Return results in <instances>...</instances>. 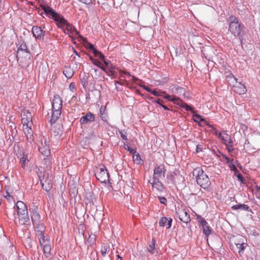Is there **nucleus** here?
I'll use <instances>...</instances> for the list:
<instances>
[{
    "label": "nucleus",
    "instance_id": "1",
    "mask_svg": "<svg viewBox=\"0 0 260 260\" xmlns=\"http://www.w3.org/2000/svg\"><path fill=\"white\" fill-rule=\"evenodd\" d=\"M42 8L47 16L53 19L58 28H61L64 33H67L66 30L68 32L67 34L72 39L73 38L71 34L76 35L78 34V32L75 26L69 23L62 16L56 12L52 8L48 6H43Z\"/></svg>",
    "mask_w": 260,
    "mask_h": 260
},
{
    "label": "nucleus",
    "instance_id": "2",
    "mask_svg": "<svg viewBox=\"0 0 260 260\" xmlns=\"http://www.w3.org/2000/svg\"><path fill=\"white\" fill-rule=\"evenodd\" d=\"M229 25V31L235 37L238 38L241 44L243 37L245 34V27L244 24L235 16L231 15L227 19Z\"/></svg>",
    "mask_w": 260,
    "mask_h": 260
},
{
    "label": "nucleus",
    "instance_id": "3",
    "mask_svg": "<svg viewBox=\"0 0 260 260\" xmlns=\"http://www.w3.org/2000/svg\"><path fill=\"white\" fill-rule=\"evenodd\" d=\"M193 175L197 173L196 181L198 185L204 189L209 190L211 182L208 176L204 173L202 169L197 168L193 171Z\"/></svg>",
    "mask_w": 260,
    "mask_h": 260
},
{
    "label": "nucleus",
    "instance_id": "4",
    "mask_svg": "<svg viewBox=\"0 0 260 260\" xmlns=\"http://www.w3.org/2000/svg\"><path fill=\"white\" fill-rule=\"evenodd\" d=\"M17 215L21 224H24L29 221L26 205L22 201H17L15 204Z\"/></svg>",
    "mask_w": 260,
    "mask_h": 260
},
{
    "label": "nucleus",
    "instance_id": "5",
    "mask_svg": "<svg viewBox=\"0 0 260 260\" xmlns=\"http://www.w3.org/2000/svg\"><path fill=\"white\" fill-rule=\"evenodd\" d=\"M95 176L102 183H106L107 181L110 182L109 174L105 166L97 169L95 173Z\"/></svg>",
    "mask_w": 260,
    "mask_h": 260
},
{
    "label": "nucleus",
    "instance_id": "6",
    "mask_svg": "<svg viewBox=\"0 0 260 260\" xmlns=\"http://www.w3.org/2000/svg\"><path fill=\"white\" fill-rule=\"evenodd\" d=\"M176 214L181 221L185 223H188L190 221V215L185 208H178L176 209Z\"/></svg>",
    "mask_w": 260,
    "mask_h": 260
},
{
    "label": "nucleus",
    "instance_id": "7",
    "mask_svg": "<svg viewBox=\"0 0 260 260\" xmlns=\"http://www.w3.org/2000/svg\"><path fill=\"white\" fill-rule=\"evenodd\" d=\"M232 78L236 81V84L233 86V90L239 94L245 93L247 91L245 86L241 82H238L236 78L233 77Z\"/></svg>",
    "mask_w": 260,
    "mask_h": 260
},
{
    "label": "nucleus",
    "instance_id": "8",
    "mask_svg": "<svg viewBox=\"0 0 260 260\" xmlns=\"http://www.w3.org/2000/svg\"><path fill=\"white\" fill-rule=\"evenodd\" d=\"M170 101L173 102L174 104L184 108L186 111H192L193 110V107L187 104L178 97L173 96L172 99H170Z\"/></svg>",
    "mask_w": 260,
    "mask_h": 260
},
{
    "label": "nucleus",
    "instance_id": "9",
    "mask_svg": "<svg viewBox=\"0 0 260 260\" xmlns=\"http://www.w3.org/2000/svg\"><path fill=\"white\" fill-rule=\"evenodd\" d=\"M31 31L33 36L37 40H41L44 39V35L46 33L45 31L42 30L40 26H34L32 27Z\"/></svg>",
    "mask_w": 260,
    "mask_h": 260
},
{
    "label": "nucleus",
    "instance_id": "10",
    "mask_svg": "<svg viewBox=\"0 0 260 260\" xmlns=\"http://www.w3.org/2000/svg\"><path fill=\"white\" fill-rule=\"evenodd\" d=\"M166 170L164 165L156 166L154 169V175L152 179H159V178L165 177Z\"/></svg>",
    "mask_w": 260,
    "mask_h": 260
},
{
    "label": "nucleus",
    "instance_id": "11",
    "mask_svg": "<svg viewBox=\"0 0 260 260\" xmlns=\"http://www.w3.org/2000/svg\"><path fill=\"white\" fill-rule=\"evenodd\" d=\"M18 49L17 51V58L21 55V52H24L26 54V57L30 54L29 50L27 49L26 44L22 40L18 41L17 44Z\"/></svg>",
    "mask_w": 260,
    "mask_h": 260
},
{
    "label": "nucleus",
    "instance_id": "12",
    "mask_svg": "<svg viewBox=\"0 0 260 260\" xmlns=\"http://www.w3.org/2000/svg\"><path fill=\"white\" fill-rule=\"evenodd\" d=\"M40 246L43 249L45 256L48 258L51 255L50 241H43L40 243Z\"/></svg>",
    "mask_w": 260,
    "mask_h": 260
},
{
    "label": "nucleus",
    "instance_id": "13",
    "mask_svg": "<svg viewBox=\"0 0 260 260\" xmlns=\"http://www.w3.org/2000/svg\"><path fill=\"white\" fill-rule=\"evenodd\" d=\"M39 150L44 156L48 157L50 154V149L48 142L46 139L44 140V143L42 142L41 145L39 146Z\"/></svg>",
    "mask_w": 260,
    "mask_h": 260
},
{
    "label": "nucleus",
    "instance_id": "14",
    "mask_svg": "<svg viewBox=\"0 0 260 260\" xmlns=\"http://www.w3.org/2000/svg\"><path fill=\"white\" fill-rule=\"evenodd\" d=\"M201 225L202 226L203 233L206 237H208L211 233V228L207 224V221L201 216H198Z\"/></svg>",
    "mask_w": 260,
    "mask_h": 260
},
{
    "label": "nucleus",
    "instance_id": "15",
    "mask_svg": "<svg viewBox=\"0 0 260 260\" xmlns=\"http://www.w3.org/2000/svg\"><path fill=\"white\" fill-rule=\"evenodd\" d=\"M95 116L91 112H87L85 115L82 116L80 119L81 124H87L94 121Z\"/></svg>",
    "mask_w": 260,
    "mask_h": 260
},
{
    "label": "nucleus",
    "instance_id": "16",
    "mask_svg": "<svg viewBox=\"0 0 260 260\" xmlns=\"http://www.w3.org/2000/svg\"><path fill=\"white\" fill-rule=\"evenodd\" d=\"M52 106L53 109L58 110H61L62 106V101L61 98L58 95H55L54 96Z\"/></svg>",
    "mask_w": 260,
    "mask_h": 260
},
{
    "label": "nucleus",
    "instance_id": "17",
    "mask_svg": "<svg viewBox=\"0 0 260 260\" xmlns=\"http://www.w3.org/2000/svg\"><path fill=\"white\" fill-rule=\"evenodd\" d=\"M31 212V218L33 224H38L39 223L41 222V216L38 211V209L37 208L32 209Z\"/></svg>",
    "mask_w": 260,
    "mask_h": 260
},
{
    "label": "nucleus",
    "instance_id": "18",
    "mask_svg": "<svg viewBox=\"0 0 260 260\" xmlns=\"http://www.w3.org/2000/svg\"><path fill=\"white\" fill-rule=\"evenodd\" d=\"M218 138L223 142L224 145L233 143V141L231 136L229 135L225 131L222 132V133H219L218 134Z\"/></svg>",
    "mask_w": 260,
    "mask_h": 260
},
{
    "label": "nucleus",
    "instance_id": "19",
    "mask_svg": "<svg viewBox=\"0 0 260 260\" xmlns=\"http://www.w3.org/2000/svg\"><path fill=\"white\" fill-rule=\"evenodd\" d=\"M149 182L152 185V186L155 188L157 190L162 192L164 189V187L162 184L159 181V179H154L152 181H149Z\"/></svg>",
    "mask_w": 260,
    "mask_h": 260
},
{
    "label": "nucleus",
    "instance_id": "20",
    "mask_svg": "<svg viewBox=\"0 0 260 260\" xmlns=\"http://www.w3.org/2000/svg\"><path fill=\"white\" fill-rule=\"evenodd\" d=\"M52 115L50 120L51 124L55 123L61 115V110L52 109Z\"/></svg>",
    "mask_w": 260,
    "mask_h": 260
},
{
    "label": "nucleus",
    "instance_id": "21",
    "mask_svg": "<svg viewBox=\"0 0 260 260\" xmlns=\"http://www.w3.org/2000/svg\"><path fill=\"white\" fill-rule=\"evenodd\" d=\"M231 209L233 210H242V211H247L251 212V209H250L249 207L246 204H237L232 206Z\"/></svg>",
    "mask_w": 260,
    "mask_h": 260
},
{
    "label": "nucleus",
    "instance_id": "22",
    "mask_svg": "<svg viewBox=\"0 0 260 260\" xmlns=\"http://www.w3.org/2000/svg\"><path fill=\"white\" fill-rule=\"evenodd\" d=\"M64 76L68 78H72L74 74V70L70 66H65L63 71Z\"/></svg>",
    "mask_w": 260,
    "mask_h": 260
},
{
    "label": "nucleus",
    "instance_id": "23",
    "mask_svg": "<svg viewBox=\"0 0 260 260\" xmlns=\"http://www.w3.org/2000/svg\"><path fill=\"white\" fill-rule=\"evenodd\" d=\"M193 113V121L194 122L199 123L200 125V122L201 121L204 122L207 125L208 124L207 122L202 117V116L198 114L194 113L193 110L191 111Z\"/></svg>",
    "mask_w": 260,
    "mask_h": 260
},
{
    "label": "nucleus",
    "instance_id": "24",
    "mask_svg": "<svg viewBox=\"0 0 260 260\" xmlns=\"http://www.w3.org/2000/svg\"><path fill=\"white\" fill-rule=\"evenodd\" d=\"M155 241L154 239L153 238L152 239V243L150 244L147 248L148 251L152 254H155L158 252L157 249L155 248Z\"/></svg>",
    "mask_w": 260,
    "mask_h": 260
},
{
    "label": "nucleus",
    "instance_id": "25",
    "mask_svg": "<svg viewBox=\"0 0 260 260\" xmlns=\"http://www.w3.org/2000/svg\"><path fill=\"white\" fill-rule=\"evenodd\" d=\"M49 182L50 180L43 181V180H41V184L43 188L47 191H49L52 187V185Z\"/></svg>",
    "mask_w": 260,
    "mask_h": 260
},
{
    "label": "nucleus",
    "instance_id": "26",
    "mask_svg": "<svg viewBox=\"0 0 260 260\" xmlns=\"http://www.w3.org/2000/svg\"><path fill=\"white\" fill-rule=\"evenodd\" d=\"M6 214L7 217L10 219L14 220L16 219V216L15 213L14 208H10L8 210L6 211Z\"/></svg>",
    "mask_w": 260,
    "mask_h": 260
},
{
    "label": "nucleus",
    "instance_id": "27",
    "mask_svg": "<svg viewBox=\"0 0 260 260\" xmlns=\"http://www.w3.org/2000/svg\"><path fill=\"white\" fill-rule=\"evenodd\" d=\"M35 228V231L38 233V235L43 234L44 232V228L42 224L40 222L38 224H33Z\"/></svg>",
    "mask_w": 260,
    "mask_h": 260
},
{
    "label": "nucleus",
    "instance_id": "28",
    "mask_svg": "<svg viewBox=\"0 0 260 260\" xmlns=\"http://www.w3.org/2000/svg\"><path fill=\"white\" fill-rule=\"evenodd\" d=\"M172 91H173V93H176V94H178L180 95L181 94H183L184 95V92H185V89H184V88H183L182 87H181L180 86H174L172 88Z\"/></svg>",
    "mask_w": 260,
    "mask_h": 260
},
{
    "label": "nucleus",
    "instance_id": "29",
    "mask_svg": "<svg viewBox=\"0 0 260 260\" xmlns=\"http://www.w3.org/2000/svg\"><path fill=\"white\" fill-rule=\"evenodd\" d=\"M22 119H28L29 120H32V115L31 114L28 112V111H23L21 112V114Z\"/></svg>",
    "mask_w": 260,
    "mask_h": 260
},
{
    "label": "nucleus",
    "instance_id": "30",
    "mask_svg": "<svg viewBox=\"0 0 260 260\" xmlns=\"http://www.w3.org/2000/svg\"><path fill=\"white\" fill-rule=\"evenodd\" d=\"M91 51L93 53L95 57L99 58L101 60L104 59V57H105L103 53H102L101 52L98 51L95 48Z\"/></svg>",
    "mask_w": 260,
    "mask_h": 260
},
{
    "label": "nucleus",
    "instance_id": "31",
    "mask_svg": "<svg viewBox=\"0 0 260 260\" xmlns=\"http://www.w3.org/2000/svg\"><path fill=\"white\" fill-rule=\"evenodd\" d=\"M244 244H245L244 243H242L241 244H240V243L236 244L237 248L239 249V251H238L240 255H241L243 253V251L245 248V246L244 245Z\"/></svg>",
    "mask_w": 260,
    "mask_h": 260
},
{
    "label": "nucleus",
    "instance_id": "32",
    "mask_svg": "<svg viewBox=\"0 0 260 260\" xmlns=\"http://www.w3.org/2000/svg\"><path fill=\"white\" fill-rule=\"evenodd\" d=\"M38 238L39 240V243H41L43 241H46L50 240L47 236H45L44 233L38 235Z\"/></svg>",
    "mask_w": 260,
    "mask_h": 260
},
{
    "label": "nucleus",
    "instance_id": "33",
    "mask_svg": "<svg viewBox=\"0 0 260 260\" xmlns=\"http://www.w3.org/2000/svg\"><path fill=\"white\" fill-rule=\"evenodd\" d=\"M133 159H134V161L135 162H136L137 164H142L141 161H142V160H141L140 156L138 153L134 154Z\"/></svg>",
    "mask_w": 260,
    "mask_h": 260
},
{
    "label": "nucleus",
    "instance_id": "34",
    "mask_svg": "<svg viewBox=\"0 0 260 260\" xmlns=\"http://www.w3.org/2000/svg\"><path fill=\"white\" fill-rule=\"evenodd\" d=\"M165 91H162L160 90H152L151 93H152L153 95L157 96H162V94L165 93Z\"/></svg>",
    "mask_w": 260,
    "mask_h": 260
},
{
    "label": "nucleus",
    "instance_id": "35",
    "mask_svg": "<svg viewBox=\"0 0 260 260\" xmlns=\"http://www.w3.org/2000/svg\"><path fill=\"white\" fill-rule=\"evenodd\" d=\"M229 167H230L231 170L234 172L235 175H236L237 173H239V171L237 169L236 166L233 163L229 164Z\"/></svg>",
    "mask_w": 260,
    "mask_h": 260
},
{
    "label": "nucleus",
    "instance_id": "36",
    "mask_svg": "<svg viewBox=\"0 0 260 260\" xmlns=\"http://www.w3.org/2000/svg\"><path fill=\"white\" fill-rule=\"evenodd\" d=\"M31 121L32 120H29L28 119H22V123H23V126H26V128H29L31 127V124L32 122Z\"/></svg>",
    "mask_w": 260,
    "mask_h": 260
},
{
    "label": "nucleus",
    "instance_id": "37",
    "mask_svg": "<svg viewBox=\"0 0 260 260\" xmlns=\"http://www.w3.org/2000/svg\"><path fill=\"white\" fill-rule=\"evenodd\" d=\"M81 83L84 88L87 86L88 84L87 77L85 75H84L83 78L81 79Z\"/></svg>",
    "mask_w": 260,
    "mask_h": 260
},
{
    "label": "nucleus",
    "instance_id": "38",
    "mask_svg": "<svg viewBox=\"0 0 260 260\" xmlns=\"http://www.w3.org/2000/svg\"><path fill=\"white\" fill-rule=\"evenodd\" d=\"M168 218L165 217H162L160 218L159 221V224L160 226H165L166 224Z\"/></svg>",
    "mask_w": 260,
    "mask_h": 260
},
{
    "label": "nucleus",
    "instance_id": "39",
    "mask_svg": "<svg viewBox=\"0 0 260 260\" xmlns=\"http://www.w3.org/2000/svg\"><path fill=\"white\" fill-rule=\"evenodd\" d=\"M102 60L103 61L104 63L108 68L113 69L112 67V64L111 63L110 61L106 60L105 59V57H104V59H102Z\"/></svg>",
    "mask_w": 260,
    "mask_h": 260
},
{
    "label": "nucleus",
    "instance_id": "40",
    "mask_svg": "<svg viewBox=\"0 0 260 260\" xmlns=\"http://www.w3.org/2000/svg\"><path fill=\"white\" fill-rule=\"evenodd\" d=\"M119 133L120 135V137H121V138L125 140V141H127V137L126 136V132H124V131L123 130H119Z\"/></svg>",
    "mask_w": 260,
    "mask_h": 260
},
{
    "label": "nucleus",
    "instance_id": "41",
    "mask_svg": "<svg viewBox=\"0 0 260 260\" xmlns=\"http://www.w3.org/2000/svg\"><path fill=\"white\" fill-rule=\"evenodd\" d=\"M108 251V247L106 245H103L101 247V253L105 256Z\"/></svg>",
    "mask_w": 260,
    "mask_h": 260
},
{
    "label": "nucleus",
    "instance_id": "42",
    "mask_svg": "<svg viewBox=\"0 0 260 260\" xmlns=\"http://www.w3.org/2000/svg\"><path fill=\"white\" fill-rule=\"evenodd\" d=\"M124 148L125 150L128 151L130 153H135L136 150L134 148H131L128 145H124Z\"/></svg>",
    "mask_w": 260,
    "mask_h": 260
},
{
    "label": "nucleus",
    "instance_id": "43",
    "mask_svg": "<svg viewBox=\"0 0 260 260\" xmlns=\"http://www.w3.org/2000/svg\"><path fill=\"white\" fill-rule=\"evenodd\" d=\"M238 173V174H236V175L235 176H237L238 179L241 182V183L244 184L245 179H244V177H243V175L240 173Z\"/></svg>",
    "mask_w": 260,
    "mask_h": 260
},
{
    "label": "nucleus",
    "instance_id": "44",
    "mask_svg": "<svg viewBox=\"0 0 260 260\" xmlns=\"http://www.w3.org/2000/svg\"><path fill=\"white\" fill-rule=\"evenodd\" d=\"M85 46L87 49H89L91 51L95 48L94 45L92 44L89 42H87L85 44Z\"/></svg>",
    "mask_w": 260,
    "mask_h": 260
},
{
    "label": "nucleus",
    "instance_id": "45",
    "mask_svg": "<svg viewBox=\"0 0 260 260\" xmlns=\"http://www.w3.org/2000/svg\"><path fill=\"white\" fill-rule=\"evenodd\" d=\"M26 160H28V158H27V156H23V157H22V158H20V162L21 164L22 167L25 166V163Z\"/></svg>",
    "mask_w": 260,
    "mask_h": 260
},
{
    "label": "nucleus",
    "instance_id": "46",
    "mask_svg": "<svg viewBox=\"0 0 260 260\" xmlns=\"http://www.w3.org/2000/svg\"><path fill=\"white\" fill-rule=\"evenodd\" d=\"M158 198L160 203L164 204V205L167 204V199L165 197H158Z\"/></svg>",
    "mask_w": 260,
    "mask_h": 260
},
{
    "label": "nucleus",
    "instance_id": "47",
    "mask_svg": "<svg viewBox=\"0 0 260 260\" xmlns=\"http://www.w3.org/2000/svg\"><path fill=\"white\" fill-rule=\"evenodd\" d=\"M113 69H107L106 72L105 73L108 75L109 76H111L114 75V73L113 71L112 70Z\"/></svg>",
    "mask_w": 260,
    "mask_h": 260
},
{
    "label": "nucleus",
    "instance_id": "48",
    "mask_svg": "<svg viewBox=\"0 0 260 260\" xmlns=\"http://www.w3.org/2000/svg\"><path fill=\"white\" fill-rule=\"evenodd\" d=\"M225 145L226 146V149L229 152H232L233 151V145L232 144H228Z\"/></svg>",
    "mask_w": 260,
    "mask_h": 260
},
{
    "label": "nucleus",
    "instance_id": "49",
    "mask_svg": "<svg viewBox=\"0 0 260 260\" xmlns=\"http://www.w3.org/2000/svg\"><path fill=\"white\" fill-rule=\"evenodd\" d=\"M95 239V235H90L89 236L88 239V242L91 243L94 242Z\"/></svg>",
    "mask_w": 260,
    "mask_h": 260
},
{
    "label": "nucleus",
    "instance_id": "50",
    "mask_svg": "<svg viewBox=\"0 0 260 260\" xmlns=\"http://www.w3.org/2000/svg\"><path fill=\"white\" fill-rule=\"evenodd\" d=\"M172 219L171 218H168V220L167 221V225H168L167 228V229H169L171 227L172 223Z\"/></svg>",
    "mask_w": 260,
    "mask_h": 260
},
{
    "label": "nucleus",
    "instance_id": "51",
    "mask_svg": "<svg viewBox=\"0 0 260 260\" xmlns=\"http://www.w3.org/2000/svg\"><path fill=\"white\" fill-rule=\"evenodd\" d=\"M100 113H101V115H100V117H101V118L102 120L103 121H106L107 120V116L103 113H102V110L101 109L100 110Z\"/></svg>",
    "mask_w": 260,
    "mask_h": 260
},
{
    "label": "nucleus",
    "instance_id": "52",
    "mask_svg": "<svg viewBox=\"0 0 260 260\" xmlns=\"http://www.w3.org/2000/svg\"><path fill=\"white\" fill-rule=\"evenodd\" d=\"M223 157L225 158V159L226 160V164H230L231 163H232V161H233V159L231 160L227 156L225 155H223Z\"/></svg>",
    "mask_w": 260,
    "mask_h": 260
},
{
    "label": "nucleus",
    "instance_id": "53",
    "mask_svg": "<svg viewBox=\"0 0 260 260\" xmlns=\"http://www.w3.org/2000/svg\"><path fill=\"white\" fill-rule=\"evenodd\" d=\"M203 151L202 146L201 145H198L196 147V152L199 153L200 152H202Z\"/></svg>",
    "mask_w": 260,
    "mask_h": 260
},
{
    "label": "nucleus",
    "instance_id": "54",
    "mask_svg": "<svg viewBox=\"0 0 260 260\" xmlns=\"http://www.w3.org/2000/svg\"><path fill=\"white\" fill-rule=\"evenodd\" d=\"M207 125H208L209 127H212L213 129V130H214V134L218 137V134H218V130L216 128L213 127V126L212 125H210L209 124H208Z\"/></svg>",
    "mask_w": 260,
    "mask_h": 260
},
{
    "label": "nucleus",
    "instance_id": "55",
    "mask_svg": "<svg viewBox=\"0 0 260 260\" xmlns=\"http://www.w3.org/2000/svg\"><path fill=\"white\" fill-rule=\"evenodd\" d=\"M80 2L86 4V5H90L92 4V1L91 0H79Z\"/></svg>",
    "mask_w": 260,
    "mask_h": 260
},
{
    "label": "nucleus",
    "instance_id": "56",
    "mask_svg": "<svg viewBox=\"0 0 260 260\" xmlns=\"http://www.w3.org/2000/svg\"><path fill=\"white\" fill-rule=\"evenodd\" d=\"M92 63L95 66H96L99 68L101 67L100 66H101V63L99 61H98L97 59H95L94 61H93L92 62Z\"/></svg>",
    "mask_w": 260,
    "mask_h": 260
},
{
    "label": "nucleus",
    "instance_id": "57",
    "mask_svg": "<svg viewBox=\"0 0 260 260\" xmlns=\"http://www.w3.org/2000/svg\"><path fill=\"white\" fill-rule=\"evenodd\" d=\"M5 198H7L8 199V200H9L10 202L11 200H13V198L10 196L9 193L8 192H7V195L5 196Z\"/></svg>",
    "mask_w": 260,
    "mask_h": 260
},
{
    "label": "nucleus",
    "instance_id": "58",
    "mask_svg": "<svg viewBox=\"0 0 260 260\" xmlns=\"http://www.w3.org/2000/svg\"><path fill=\"white\" fill-rule=\"evenodd\" d=\"M152 103H156V104H158L159 105H160V106H161V105H162V104H161V101H160V100L159 99H156V100H153V101H152Z\"/></svg>",
    "mask_w": 260,
    "mask_h": 260
},
{
    "label": "nucleus",
    "instance_id": "59",
    "mask_svg": "<svg viewBox=\"0 0 260 260\" xmlns=\"http://www.w3.org/2000/svg\"><path fill=\"white\" fill-rule=\"evenodd\" d=\"M27 133L30 135V137H31L32 136V130L30 127L27 128Z\"/></svg>",
    "mask_w": 260,
    "mask_h": 260
},
{
    "label": "nucleus",
    "instance_id": "60",
    "mask_svg": "<svg viewBox=\"0 0 260 260\" xmlns=\"http://www.w3.org/2000/svg\"><path fill=\"white\" fill-rule=\"evenodd\" d=\"M144 88L147 91H148L149 92H151L152 89H150L149 87H148V86H145L144 87Z\"/></svg>",
    "mask_w": 260,
    "mask_h": 260
},
{
    "label": "nucleus",
    "instance_id": "61",
    "mask_svg": "<svg viewBox=\"0 0 260 260\" xmlns=\"http://www.w3.org/2000/svg\"><path fill=\"white\" fill-rule=\"evenodd\" d=\"M164 98L170 101V99H172V98H171V96L169 94H167L164 96Z\"/></svg>",
    "mask_w": 260,
    "mask_h": 260
},
{
    "label": "nucleus",
    "instance_id": "62",
    "mask_svg": "<svg viewBox=\"0 0 260 260\" xmlns=\"http://www.w3.org/2000/svg\"><path fill=\"white\" fill-rule=\"evenodd\" d=\"M161 107H162L165 110H166V111L170 110V109L164 105H161Z\"/></svg>",
    "mask_w": 260,
    "mask_h": 260
},
{
    "label": "nucleus",
    "instance_id": "63",
    "mask_svg": "<svg viewBox=\"0 0 260 260\" xmlns=\"http://www.w3.org/2000/svg\"><path fill=\"white\" fill-rule=\"evenodd\" d=\"M169 180H170L171 183L174 182V176L173 175H171Z\"/></svg>",
    "mask_w": 260,
    "mask_h": 260
},
{
    "label": "nucleus",
    "instance_id": "64",
    "mask_svg": "<svg viewBox=\"0 0 260 260\" xmlns=\"http://www.w3.org/2000/svg\"><path fill=\"white\" fill-rule=\"evenodd\" d=\"M101 67H99L100 69H101L104 72H106L107 69L102 65L101 63Z\"/></svg>",
    "mask_w": 260,
    "mask_h": 260
}]
</instances>
